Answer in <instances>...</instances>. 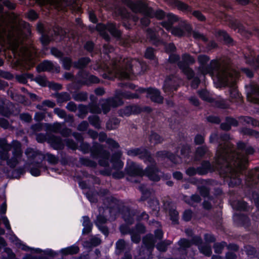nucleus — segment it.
<instances>
[{
    "label": "nucleus",
    "instance_id": "1",
    "mask_svg": "<svg viewBox=\"0 0 259 259\" xmlns=\"http://www.w3.org/2000/svg\"><path fill=\"white\" fill-rule=\"evenodd\" d=\"M215 165L208 160H203L197 167L198 175L204 176L212 173L217 169L224 174L230 172L234 168H245L239 156L233 151H226L218 153L214 157Z\"/></svg>",
    "mask_w": 259,
    "mask_h": 259
},
{
    "label": "nucleus",
    "instance_id": "2",
    "mask_svg": "<svg viewBox=\"0 0 259 259\" xmlns=\"http://www.w3.org/2000/svg\"><path fill=\"white\" fill-rule=\"evenodd\" d=\"M126 154L131 157L138 156L139 158L143 160L146 164L149 163L144 171V175L146 176L149 179L155 182L160 180V177L158 175L159 169L157 165V163L153 158L151 152L143 146L138 148H132L127 149Z\"/></svg>",
    "mask_w": 259,
    "mask_h": 259
},
{
    "label": "nucleus",
    "instance_id": "3",
    "mask_svg": "<svg viewBox=\"0 0 259 259\" xmlns=\"http://www.w3.org/2000/svg\"><path fill=\"white\" fill-rule=\"evenodd\" d=\"M121 3L135 13H141L151 18H156L162 20L166 17V14L162 10L158 9L156 11L149 7L148 4L142 0H120Z\"/></svg>",
    "mask_w": 259,
    "mask_h": 259
},
{
    "label": "nucleus",
    "instance_id": "4",
    "mask_svg": "<svg viewBox=\"0 0 259 259\" xmlns=\"http://www.w3.org/2000/svg\"><path fill=\"white\" fill-rule=\"evenodd\" d=\"M100 79L84 69L79 70L75 75L74 88L77 89L82 86H91L93 84L99 83Z\"/></svg>",
    "mask_w": 259,
    "mask_h": 259
},
{
    "label": "nucleus",
    "instance_id": "5",
    "mask_svg": "<svg viewBox=\"0 0 259 259\" xmlns=\"http://www.w3.org/2000/svg\"><path fill=\"white\" fill-rule=\"evenodd\" d=\"M140 97L138 94L133 93L127 91H122L121 90H116L113 97L107 98L109 102L111 107L116 108L122 106L124 104L123 98L131 100L134 99H140Z\"/></svg>",
    "mask_w": 259,
    "mask_h": 259
},
{
    "label": "nucleus",
    "instance_id": "6",
    "mask_svg": "<svg viewBox=\"0 0 259 259\" xmlns=\"http://www.w3.org/2000/svg\"><path fill=\"white\" fill-rule=\"evenodd\" d=\"M197 60L200 65L199 70L203 75L213 73L218 68V62L215 59L211 60L209 64H207L210 60V57L206 55H199L198 56Z\"/></svg>",
    "mask_w": 259,
    "mask_h": 259
},
{
    "label": "nucleus",
    "instance_id": "7",
    "mask_svg": "<svg viewBox=\"0 0 259 259\" xmlns=\"http://www.w3.org/2000/svg\"><path fill=\"white\" fill-rule=\"evenodd\" d=\"M136 92L140 94L146 93L147 98H150L153 102L159 104L163 103V98L161 96L160 91L155 88H145L140 87L136 90Z\"/></svg>",
    "mask_w": 259,
    "mask_h": 259
},
{
    "label": "nucleus",
    "instance_id": "8",
    "mask_svg": "<svg viewBox=\"0 0 259 259\" xmlns=\"http://www.w3.org/2000/svg\"><path fill=\"white\" fill-rule=\"evenodd\" d=\"M106 200L110 205L109 209L110 212L116 210V212L120 213L124 209V207L127 206L124 205V202L123 200L114 196L107 197L106 198Z\"/></svg>",
    "mask_w": 259,
    "mask_h": 259
},
{
    "label": "nucleus",
    "instance_id": "9",
    "mask_svg": "<svg viewBox=\"0 0 259 259\" xmlns=\"http://www.w3.org/2000/svg\"><path fill=\"white\" fill-rule=\"evenodd\" d=\"M116 12L122 20L123 26L126 29L132 28V16L124 7H119L116 9Z\"/></svg>",
    "mask_w": 259,
    "mask_h": 259
},
{
    "label": "nucleus",
    "instance_id": "10",
    "mask_svg": "<svg viewBox=\"0 0 259 259\" xmlns=\"http://www.w3.org/2000/svg\"><path fill=\"white\" fill-rule=\"evenodd\" d=\"M26 168L27 171L29 172L32 176L38 177L41 175V169L43 171H46L48 170L49 167L41 162H32L30 161L27 164Z\"/></svg>",
    "mask_w": 259,
    "mask_h": 259
},
{
    "label": "nucleus",
    "instance_id": "11",
    "mask_svg": "<svg viewBox=\"0 0 259 259\" xmlns=\"http://www.w3.org/2000/svg\"><path fill=\"white\" fill-rule=\"evenodd\" d=\"M234 225L237 227H244L248 229L251 226V221L247 214L235 213L233 215Z\"/></svg>",
    "mask_w": 259,
    "mask_h": 259
},
{
    "label": "nucleus",
    "instance_id": "12",
    "mask_svg": "<svg viewBox=\"0 0 259 259\" xmlns=\"http://www.w3.org/2000/svg\"><path fill=\"white\" fill-rule=\"evenodd\" d=\"M124 170L127 175L131 177L144 176L143 168L134 161L127 162Z\"/></svg>",
    "mask_w": 259,
    "mask_h": 259
},
{
    "label": "nucleus",
    "instance_id": "13",
    "mask_svg": "<svg viewBox=\"0 0 259 259\" xmlns=\"http://www.w3.org/2000/svg\"><path fill=\"white\" fill-rule=\"evenodd\" d=\"M154 236L152 234H149L146 235L143 238V244L147 247L152 246L153 247L156 242L155 238L158 240H161L163 237V232L160 229H157L154 231Z\"/></svg>",
    "mask_w": 259,
    "mask_h": 259
},
{
    "label": "nucleus",
    "instance_id": "14",
    "mask_svg": "<svg viewBox=\"0 0 259 259\" xmlns=\"http://www.w3.org/2000/svg\"><path fill=\"white\" fill-rule=\"evenodd\" d=\"M247 100L253 104L259 105V87L250 85L246 94ZM259 114V107L257 109Z\"/></svg>",
    "mask_w": 259,
    "mask_h": 259
},
{
    "label": "nucleus",
    "instance_id": "15",
    "mask_svg": "<svg viewBox=\"0 0 259 259\" xmlns=\"http://www.w3.org/2000/svg\"><path fill=\"white\" fill-rule=\"evenodd\" d=\"M155 156L156 157L161 159H167L171 163L175 164L178 163L177 158H180V156H179L176 153H172L170 151L165 150L157 151L155 153Z\"/></svg>",
    "mask_w": 259,
    "mask_h": 259
},
{
    "label": "nucleus",
    "instance_id": "16",
    "mask_svg": "<svg viewBox=\"0 0 259 259\" xmlns=\"http://www.w3.org/2000/svg\"><path fill=\"white\" fill-rule=\"evenodd\" d=\"M48 143L54 150H62L65 147V143L62 139L60 137L54 135L48 136Z\"/></svg>",
    "mask_w": 259,
    "mask_h": 259
},
{
    "label": "nucleus",
    "instance_id": "17",
    "mask_svg": "<svg viewBox=\"0 0 259 259\" xmlns=\"http://www.w3.org/2000/svg\"><path fill=\"white\" fill-rule=\"evenodd\" d=\"M107 153H108V151L104 149L102 145L97 142H93L90 151L91 156L93 159H97L102 154L104 155Z\"/></svg>",
    "mask_w": 259,
    "mask_h": 259
},
{
    "label": "nucleus",
    "instance_id": "18",
    "mask_svg": "<svg viewBox=\"0 0 259 259\" xmlns=\"http://www.w3.org/2000/svg\"><path fill=\"white\" fill-rule=\"evenodd\" d=\"M120 214L122 215V219L126 224L132 225L134 224V217L136 214V210L132 209L130 206H127Z\"/></svg>",
    "mask_w": 259,
    "mask_h": 259
},
{
    "label": "nucleus",
    "instance_id": "19",
    "mask_svg": "<svg viewBox=\"0 0 259 259\" xmlns=\"http://www.w3.org/2000/svg\"><path fill=\"white\" fill-rule=\"evenodd\" d=\"M217 37L220 41H223V44L228 46L234 45V39L225 30L220 29L217 32Z\"/></svg>",
    "mask_w": 259,
    "mask_h": 259
},
{
    "label": "nucleus",
    "instance_id": "20",
    "mask_svg": "<svg viewBox=\"0 0 259 259\" xmlns=\"http://www.w3.org/2000/svg\"><path fill=\"white\" fill-rule=\"evenodd\" d=\"M239 125L238 121L231 116L225 117V122L220 124V128L223 131L228 132L231 130L232 126L237 127Z\"/></svg>",
    "mask_w": 259,
    "mask_h": 259
},
{
    "label": "nucleus",
    "instance_id": "21",
    "mask_svg": "<svg viewBox=\"0 0 259 259\" xmlns=\"http://www.w3.org/2000/svg\"><path fill=\"white\" fill-rule=\"evenodd\" d=\"M245 63L249 65L254 71L259 70V54L256 56L251 55H244Z\"/></svg>",
    "mask_w": 259,
    "mask_h": 259
},
{
    "label": "nucleus",
    "instance_id": "22",
    "mask_svg": "<svg viewBox=\"0 0 259 259\" xmlns=\"http://www.w3.org/2000/svg\"><path fill=\"white\" fill-rule=\"evenodd\" d=\"M195 61L194 57L188 53H184L182 55V61L178 63L179 68H184L189 67V65H192Z\"/></svg>",
    "mask_w": 259,
    "mask_h": 259
},
{
    "label": "nucleus",
    "instance_id": "23",
    "mask_svg": "<svg viewBox=\"0 0 259 259\" xmlns=\"http://www.w3.org/2000/svg\"><path fill=\"white\" fill-rule=\"evenodd\" d=\"M54 68V65L51 61L44 60L39 63L36 67V70L37 72H51Z\"/></svg>",
    "mask_w": 259,
    "mask_h": 259
},
{
    "label": "nucleus",
    "instance_id": "24",
    "mask_svg": "<svg viewBox=\"0 0 259 259\" xmlns=\"http://www.w3.org/2000/svg\"><path fill=\"white\" fill-rule=\"evenodd\" d=\"M107 31L110 33L112 37L117 39H119L121 38L122 31L117 27L115 23L108 22Z\"/></svg>",
    "mask_w": 259,
    "mask_h": 259
},
{
    "label": "nucleus",
    "instance_id": "25",
    "mask_svg": "<svg viewBox=\"0 0 259 259\" xmlns=\"http://www.w3.org/2000/svg\"><path fill=\"white\" fill-rule=\"evenodd\" d=\"M91 62V59L88 57L79 58L77 61L73 62V68L79 70L84 69Z\"/></svg>",
    "mask_w": 259,
    "mask_h": 259
},
{
    "label": "nucleus",
    "instance_id": "26",
    "mask_svg": "<svg viewBox=\"0 0 259 259\" xmlns=\"http://www.w3.org/2000/svg\"><path fill=\"white\" fill-rule=\"evenodd\" d=\"M180 154L183 158H189L191 152V147L188 143L180 144ZM179 147H177L175 153L177 154Z\"/></svg>",
    "mask_w": 259,
    "mask_h": 259
},
{
    "label": "nucleus",
    "instance_id": "27",
    "mask_svg": "<svg viewBox=\"0 0 259 259\" xmlns=\"http://www.w3.org/2000/svg\"><path fill=\"white\" fill-rule=\"evenodd\" d=\"M79 251V247L75 244H73L70 246L62 248L59 252L61 253L63 256H65L68 255H74L77 254Z\"/></svg>",
    "mask_w": 259,
    "mask_h": 259
},
{
    "label": "nucleus",
    "instance_id": "28",
    "mask_svg": "<svg viewBox=\"0 0 259 259\" xmlns=\"http://www.w3.org/2000/svg\"><path fill=\"white\" fill-rule=\"evenodd\" d=\"M82 219V226H83V228L82 231V234L83 235L89 234L90 233L92 232L93 228V224L91 222V220L89 216H83Z\"/></svg>",
    "mask_w": 259,
    "mask_h": 259
},
{
    "label": "nucleus",
    "instance_id": "29",
    "mask_svg": "<svg viewBox=\"0 0 259 259\" xmlns=\"http://www.w3.org/2000/svg\"><path fill=\"white\" fill-rule=\"evenodd\" d=\"M147 37L154 45L157 46L161 42V40L158 36L152 29L148 28L147 30Z\"/></svg>",
    "mask_w": 259,
    "mask_h": 259
},
{
    "label": "nucleus",
    "instance_id": "30",
    "mask_svg": "<svg viewBox=\"0 0 259 259\" xmlns=\"http://www.w3.org/2000/svg\"><path fill=\"white\" fill-rule=\"evenodd\" d=\"M168 214L170 220H171L173 225L179 224V212L177 210L176 207L175 208H174L172 206L169 207Z\"/></svg>",
    "mask_w": 259,
    "mask_h": 259
},
{
    "label": "nucleus",
    "instance_id": "31",
    "mask_svg": "<svg viewBox=\"0 0 259 259\" xmlns=\"http://www.w3.org/2000/svg\"><path fill=\"white\" fill-rule=\"evenodd\" d=\"M240 133L243 136L254 137L256 139L259 138V132L247 127H242L241 128Z\"/></svg>",
    "mask_w": 259,
    "mask_h": 259
},
{
    "label": "nucleus",
    "instance_id": "32",
    "mask_svg": "<svg viewBox=\"0 0 259 259\" xmlns=\"http://www.w3.org/2000/svg\"><path fill=\"white\" fill-rule=\"evenodd\" d=\"M139 190L141 193V196L139 200V202H143L147 200L151 195L149 189L146 188L144 185L139 186Z\"/></svg>",
    "mask_w": 259,
    "mask_h": 259
},
{
    "label": "nucleus",
    "instance_id": "33",
    "mask_svg": "<svg viewBox=\"0 0 259 259\" xmlns=\"http://www.w3.org/2000/svg\"><path fill=\"white\" fill-rule=\"evenodd\" d=\"M149 141L151 143H154V145H157L163 142V138L157 133L152 131L149 136Z\"/></svg>",
    "mask_w": 259,
    "mask_h": 259
},
{
    "label": "nucleus",
    "instance_id": "34",
    "mask_svg": "<svg viewBox=\"0 0 259 259\" xmlns=\"http://www.w3.org/2000/svg\"><path fill=\"white\" fill-rule=\"evenodd\" d=\"M238 118L240 121L248 124H250L253 127H259V121L251 116H240Z\"/></svg>",
    "mask_w": 259,
    "mask_h": 259
},
{
    "label": "nucleus",
    "instance_id": "35",
    "mask_svg": "<svg viewBox=\"0 0 259 259\" xmlns=\"http://www.w3.org/2000/svg\"><path fill=\"white\" fill-rule=\"evenodd\" d=\"M174 4L177 9L181 11L190 12L192 11L190 6L181 1L175 0Z\"/></svg>",
    "mask_w": 259,
    "mask_h": 259
},
{
    "label": "nucleus",
    "instance_id": "36",
    "mask_svg": "<svg viewBox=\"0 0 259 259\" xmlns=\"http://www.w3.org/2000/svg\"><path fill=\"white\" fill-rule=\"evenodd\" d=\"M144 57L149 60H154L156 59V50L152 47H148L144 52Z\"/></svg>",
    "mask_w": 259,
    "mask_h": 259
},
{
    "label": "nucleus",
    "instance_id": "37",
    "mask_svg": "<svg viewBox=\"0 0 259 259\" xmlns=\"http://www.w3.org/2000/svg\"><path fill=\"white\" fill-rule=\"evenodd\" d=\"M233 208L237 211H248V205L247 202L243 200H238L233 205Z\"/></svg>",
    "mask_w": 259,
    "mask_h": 259
},
{
    "label": "nucleus",
    "instance_id": "38",
    "mask_svg": "<svg viewBox=\"0 0 259 259\" xmlns=\"http://www.w3.org/2000/svg\"><path fill=\"white\" fill-rule=\"evenodd\" d=\"M172 242L169 240H165L160 241L156 245L157 249L160 252H164L167 250L168 246L171 244Z\"/></svg>",
    "mask_w": 259,
    "mask_h": 259
},
{
    "label": "nucleus",
    "instance_id": "39",
    "mask_svg": "<svg viewBox=\"0 0 259 259\" xmlns=\"http://www.w3.org/2000/svg\"><path fill=\"white\" fill-rule=\"evenodd\" d=\"M78 111L77 116L81 119L84 118L89 112L88 105H85L82 104H79L78 106Z\"/></svg>",
    "mask_w": 259,
    "mask_h": 259
},
{
    "label": "nucleus",
    "instance_id": "40",
    "mask_svg": "<svg viewBox=\"0 0 259 259\" xmlns=\"http://www.w3.org/2000/svg\"><path fill=\"white\" fill-rule=\"evenodd\" d=\"M63 68L66 70H70L71 66L73 67V62L69 57H63L61 59Z\"/></svg>",
    "mask_w": 259,
    "mask_h": 259
},
{
    "label": "nucleus",
    "instance_id": "41",
    "mask_svg": "<svg viewBox=\"0 0 259 259\" xmlns=\"http://www.w3.org/2000/svg\"><path fill=\"white\" fill-rule=\"evenodd\" d=\"M73 99L77 102H85L88 100V94L86 92L81 91L73 94Z\"/></svg>",
    "mask_w": 259,
    "mask_h": 259
},
{
    "label": "nucleus",
    "instance_id": "42",
    "mask_svg": "<svg viewBox=\"0 0 259 259\" xmlns=\"http://www.w3.org/2000/svg\"><path fill=\"white\" fill-rule=\"evenodd\" d=\"M89 123L96 128H99L101 126L100 119L97 115H90L88 117Z\"/></svg>",
    "mask_w": 259,
    "mask_h": 259
},
{
    "label": "nucleus",
    "instance_id": "43",
    "mask_svg": "<svg viewBox=\"0 0 259 259\" xmlns=\"http://www.w3.org/2000/svg\"><path fill=\"white\" fill-rule=\"evenodd\" d=\"M108 27V22L105 24L102 23H97L96 26V29L103 35L105 38L109 37V35L106 32Z\"/></svg>",
    "mask_w": 259,
    "mask_h": 259
},
{
    "label": "nucleus",
    "instance_id": "44",
    "mask_svg": "<svg viewBox=\"0 0 259 259\" xmlns=\"http://www.w3.org/2000/svg\"><path fill=\"white\" fill-rule=\"evenodd\" d=\"M56 98L57 102L60 103L68 101L71 99L70 94L66 92L58 93L56 95Z\"/></svg>",
    "mask_w": 259,
    "mask_h": 259
},
{
    "label": "nucleus",
    "instance_id": "45",
    "mask_svg": "<svg viewBox=\"0 0 259 259\" xmlns=\"http://www.w3.org/2000/svg\"><path fill=\"white\" fill-rule=\"evenodd\" d=\"M39 41L41 44L42 46H43L44 49L46 50H48V46L51 41L50 36L48 34H46L45 33H43L41 34V36L39 38Z\"/></svg>",
    "mask_w": 259,
    "mask_h": 259
},
{
    "label": "nucleus",
    "instance_id": "46",
    "mask_svg": "<svg viewBox=\"0 0 259 259\" xmlns=\"http://www.w3.org/2000/svg\"><path fill=\"white\" fill-rule=\"evenodd\" d=\"M25 173V169L23 167H19L17 168H14L11 172L10 178L12 179H18L21 175H23Z\"/></svg>",
    "mask_w": 259,
    "mask_h": 259
},
{
    "label": "nucleus",
    "instance_id": "47",
    "mask_svg": "<svg viewBox=\"0 0 259 259\" xmlns=\"http://www.w3.org/2000/svg\"><path fill=\"white\" fill-rule=\"evenodd\" d=\"M110 157V153L108 151V153L106 154H102V156L99 157L98 163L99 164L103 167H108L109 165V159Z\"/></svg>",
    "mask_w": 259,
    "mask_h": 259
},
{
    "label": "nucleus",
    "instance_id": "48",
    "mask_svg": "<svg viewBox=\"0 0 259 259\" xmlns=\"http://www.w3.org/2000/svg\"><path fill=\"white\" fill-rule=\"evenodd\" d=\"M208 151V147L204 145L196 148L195 155L199 158H203Z\"/></svg>",
    "mask_w": 259,
    "mask_h": 259
},
{
    "label": "nucleus",
    "instance_id": "49",
    "mask_svg": "<svg viewBox=\"0 0 259 259\" xmlns=\"http://www.w3.org/2000/svg\"><path fill=\"white\" fill-rule=\"evenodd\" d=\"M199 97L203 101L211 102L212 99L209 96V93L206 89H201L198 91Z\"/></svg>",
    "mask_w": 259,
    "mask_h": 259
},
{
    "label": "nucleus",
    "instance_id": "50",
    "mask_svg": "<svg viewBox=\"0 0 259 259\" xmlns=\"http://www.w3.org/2000/svg\"><path fill=\"white\" fill-rule=\"evenodd\" d=\"M46 160L49 163L52 165H56L59 161V158L57 156L51 153L47 152L46 153Z\"/></svg>",
    "mask_w": 259,
    "mask_h": 259
},
{
    "label": "nucleus",
    "instance_id": "51",
    "mask_svg": "<svg viewBox=\"0 0 259 259\" xmlns=\"http://www.w3.org/2000/svg\"><path fill=\"white\" fill-rule=\"evenodd\" d=\"M227 245V242L222 241L220 242H217L213 244L214 251L218 254H221L225 247Z\"/></svg>",
    "mask_w": 259,
    "mask_h": 259
},
{
    "label": "nucleus",
    "instance_id": "52",
    "mask_svg": "<svg viewBox=\"0 0 259 259\" xmlns=\"http://www.w3.org/2000/svg\"><path fill=\"white\" fill-rule=\"evenodd\" d=\"M198 248L200 252L206 256H210L212 254L211 248L208 244L199 246Z\"/></svg>",
    "mask_w": 259,
    "mask_h": 259
},
{
    "label": "nucleus",
    "instance_id": "53",
    "mask_svg": "<svg viewBox=\"0 0 259 259\" xmlns=\"http://www.w3.org/2000/svg\"><path fill=\"white\" fill-rule=\"evenodd\" d=\"M4 103L3 102V104L0 105V114L4 117L9 118L12 114V111L8 106L4 105Z\"/></svg>",
    "mask_w": 259,
    "mask_h": 259
},
{
    "label": "nucleus",
    "instance_id": "54",
    "mask_svg": "<svg viewBox=\"0 0 259 259\" xmlns=\"http://www.w3.org/2000/svg\"><path fill=\"white\" fill-rule=\"evenodd\" d=\"M89 111L93 114L101 113V109L98 103H90L88 105Z\"/></svg>",
    "mask_w": 259,
    "mask_h": 259
},
{
    "label": "nucleus",
    "instance_id": "55",
    "mask_svg": "<svg viewBox=\"0 0 259 259\" xmlns=\"http://www.w3.org/2000/svg\"><path fill=\"white\" fill-rule=\"evenodd\" d=\"M81 164L84 166L95 167L97 166V163L88 157H81L79 159Z\"/></svg>",
    "mask_w": 259,
    "mask_h": 259
},
{
    "label": "nucleus",
    "instance_id": "56",
    "mask_svg": "<svg viewBox=\"0 0 259 259\" xmlns=\"http://www.w3.org/2000/svg\"><path fill=\"white\" fill-rule=\"evenodd\" d=\"M170 32L172 35L178 37H182L185 35V31L179 26H172Z\"/></svg>",
    "mask_w": 259,
    "mask_h": 259
},
{
    "label": "nucleus",
    "instance_id": "57",
    "mask_svg": "<svg viewBox=\"0 0 259 259\" xmlns=\"http://www.w3.org/2000/svg\"><path fill=\"white\" fill-rule=\"evenodd\" d=\"M111 162L112 164L113 168L116 170L121 169L122 168L124 165L123 162L118 158H115L113 157Z\"/></svg>",
    "mask_w": 259,
    "mask_h": 259
},
{
    "label": "nucleus",
    "instance_id": "58",
    "mask_svg": "<svg viewBox=\"0 0 259 259\" xmlns=\"http://www.w3.org/2000/svg\"><path fill=\"white\" fill-rule=\"evenodd\" d=\"M180 248L183 250H186L191 246V241L186 238H181L178 242Z\"/></svg>",
    "mask_w": 259,
    "mask_h": 259
},
{
    "label": "nucleus",
    "instance_id": "59",
    "mask_svg": "<svg viewBox=\"0 0 259 259\" xmlns=\"http://www.w3.org/2000/svg\"><path fill=\"white\" fill-rule=\"evenodd\" d=\"M244 250L246 255L248 256H255L257 253L256 248L251 245H247L244 246Z\"/></svg>",
    "mask_w": 259,
    "mask_h": 259
},
{
    "label": "nucleus",
    "instance_id": "60",
    "mask_svg": "<svg viewBox=\"0 0 259 259\" xmlns=\"http://www.w3.org/2000/svg\"><path fill=\"white\" fill-rule=\"evenodd\" d=\"M102 101L104 102L101 104V111L106 114L110 111L111 106L107 99H102Z\"/></svg>",
    "mask_w": 259,
    "mask_h": 259
},
{
    "label": "nucleus",
    "instance_id": "61",
    "mask_svg": "<svg viewBox=\"0 0 259 259\" xmlns=\"http://www.w3.org/2000/svg\"><path fill=\"white\" fill-rule=\"evenodd\" d=\"M50 124L49 123H44L41 122H38L35 124H33L31 125L30 128L33 132H38L42 130L44 125L48 126Z\"/></svg>",
    "mask_w": 259,
    "mask_h": 259
},
{
    "label": "nucleus",
    "instance_id": "62",
    "mask_svg": "<svg viewBox=\"0 0 259 259\" xmlns=\"http://www.w3.org/2000/svg\"><path fill=\"white\" fill-rule=\"evenodd\" d=\"M80 150L84 154L90 153L92 146L88 143L82 141L80 144Z\"/></svg>",
    "mask_w": 259,
    "mask_h": 259
},
{
    "label": "nucleus",
    "instance_id": "63",
    "mask_svg": "<svg viewBox=\"0 0 259 259\" xmlns=\"http://www.w3.org/2000/svg\"><path fill=\"white\" fill-rule=\"evenodd\" d=\"M107 222V218L102 214H98L96 217V220L95 221V224L97 227H99L100 225L105 224Z\"/></svg>",
    "mask_w": 259,
    "mask_h": 259
},
{
    "label": "nucleus",
    "instance_id": "64",
    "mask_svg": "<svg viewBox=\"0 0 259 259\" xmlns=\"http://www.w3.org/2000/svg\"><path fill=\"white\" fill-rule=\"evenodd\" d=\"M26 17L29 21H34L39 18V15L34 10L30 9L27 12Z\"/></svg>",
    "mask_w": 259,
    "mask_h": 259
}]
</instances>
